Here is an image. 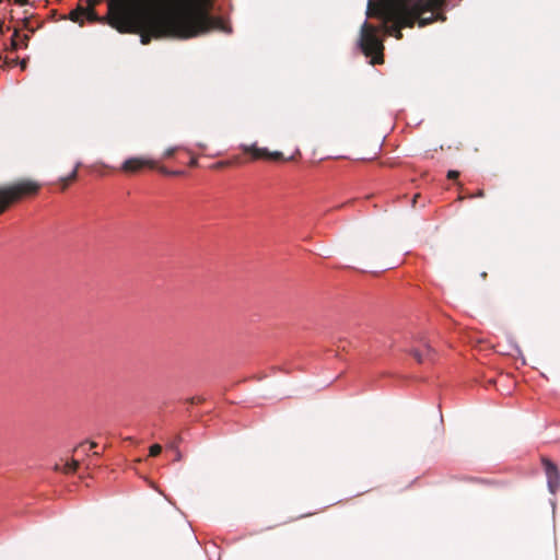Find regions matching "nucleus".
Segmentation results:
<instances>
[{"mask_svg":"<svg viewBox=\"0 0 560 560\" xmlns=\"http://www.w3.org/2000/svg\"><path fill=\"white\" fill-rule=\"evenodd\" d=\"M477 196H478V197H482V196H483V191H482V190H479V191L477 192Z\"/></svg>","mask_w":560,"mask_h":560,"instance_id":"29","label":"nucleus"},{"mask_svg":"<svg viewBox=\"0 0 560 560\" xmlns=\"http://www.w3.org/2000/svg\"><path fill=\"white\" fill-rule=\"evenodd\" d=\"M188 165H189L190 167H196V166L198 165V160H197L196 158H192V159L189 161Z\"/></svg>","mask_w":560,"mask_h":560,"instance_id":"22","label":"nucleus"},{"mask_svg":"<svg viewBox=\"0 0 560 560\" xmlns=\"http://www.w3.org/2000/svg\"><path fill=\"white\" fill-rule=\"evenodd\" d=\"M162 452V446L160 444H153L150 447V456L155 457Z\"/></svg>","mask_w":560,"mask_h":560,"instance_id":"14","label":"nucleus"},{"mask_svg":"<svg viewBox=\"0 0 560 560\" xmlns=\"http://www.w3.org/2000/svg\"><path fill=\"white\" fill-rule=\"evenodd\" d=\"M26 63H27V61H26L25 59H23V60H21V61H20V66H21V68H22L23 70L26 68Z\"/></svg>","mask_w":560,"mask_h":560,"instance_id":"25","label":"nucleus"},{"mask_svg":"<svg viewBox=\"0 0 560 560\" xmlns=\"http://www.w3.org/2000/svg\"><path fill=\"white\" fill-rule=\"evenodd\" d=\"M40 189V184L32 179H21L10 185L0 187V214L12 203L23 198L35 196Z\"/></svg>","mask_w":560,"mask_h":560,"instance_id":"3","label":"nucleus"},{"mask_svg":"<svg viewBox=\"0 0 560 560\" xmlns=\"http://www.w3.org/2000/svg\"><path fill=\"white\" fill-rule=\"evenodd\" d=\"M96 445L97 444L95 442H90V448H94V447H96Z\"/></svg>","mask_w":560,"mask_h":560,"instance_id":"27","label":"nucleus"},{"mask_svg":"<svg viewBox=\"0 0 560 560\" xmlns=\"http://www.w3.org/2000/svg\"><path fill=\"white\" fill-rule=\"evenodd\" d=\"M5 65L10 66V67H14L16 63H18V59H12V60H5L4 61Z\"/></svg>","mask_w":560,"mask_h":560,"instance_id":"21","label":"nucleus"},{"mask_svg":"<svg viewBox=\"0 0 560 560\" xmlns=\"http://www.w3.org/2000/svg\"><path fill=\"white\" fill-rule=\"evenodd\" d=\"M93 456H100V453L94 452V453H93Z\"/></svg>","mask_w":560,"mask_h":560,"instance_id":"31","label":"nucleus"},{"mask_svg":"<svg viewBox=\"0 0 560 560\" xmlns=\"http://www.w3.org/2000/svg\"><path fill=\"white\" fill-rule=\"evenodd\" d=\"M241 158L240 156H234L232 160H229V161H219L217 162L213 167L214 168H221V167H225V166H230V165H233L235 163H241Z\"/></svg>","mask_w":560,"mask_h":560,"instance_id":"10","label":"nucleus"},{"mask_svg":"<svg viewBox=\"0 0 560 560\" xmlns=\"http://www.w3.org/2000/svg\"><path fill=\"white\" fill-rule=\"evenodd\" d=\"M3 24H4L3 20L0 19V33H3Z\"/></svg>","mask_w":560,"mask_h":560,"instance_id":"26","label":"nucleus"},{"mask_svg":"<svg viewBox=\"0 0 560 560\" xmlns=\"http://www.w3.org/2000/svg\"><path fill=\"white\" fill-rule=\"evenodd\" d=\"M159 172H161L162 174H165V175H180L183 174V172L180 171H173L172 170H167L165 167H159Z\"/></svg>","mask_w":560,"mask_h":560,"instance_id":"15","label":"nucleus"},{"mask_svg":"<svg viewBox=\"0 0 560 560\" xmlns=\"http://www.w3.org/2000/svg\"><path fill=\"white\" fill-rule=\"evenodd\" d=\"M18 37H19V31L14 30V33H13L12 38H11V49L12 50H16L18 47H19Z\"/></svg>","mask_w":560,"mask_h":560,"instance_id":"13","label":"nucleus"},{"mask_svg":"<svg viewBox=\"0 0 560 560\" xmlns=\"http://www.w3.org/2000/svg\"><path fill=\"white\" fill-rule=\"evenodd\" d=\"M420 197V192H417L413 195L412 199H411V206L412 208H416V203H417V199Z\"/></svg>","mask_w":560,"mask_h":560,"instance_id":"20","label":"nucleus"},{"mask_svg":"<svg viewBox=\"0 0 560 560\" xmlns=\"http://www.w3.org/2000/svg\"><path fill=\"white\" fill-rule=\"evenodd\" d=\"M188 401L190 404H200V402L203 401V398L202 397H191V398L188 399Z\"/></svg>","mask_w":560,"mask_h":560,"instance_id":"18","label":"nucleus"},{"mask_svg":"<svg viewBox=\"0 0 560 560\" xmlns=\"http://www.w3.org/2000/svg\"><path fill=\"white\" fill-rule=\"evenodd\" d=\"M84 14V9L78 8L77 10L71 12V20L77 22L79 21L80 16Z\"/></svg>","mask_w":560,"mask_h":560,"instance_id":"12","label":"nucleus"},{"mask_svg":"<svg viewBox=\"0 0 560 560\" xmlns=\"http://www.w3.org/2000/svg\"><path fill=\"white\" fill-rule=\"evenodd\" d=\"M109 23L120 33H132L138 24V14L126 10V0H115L108 4Z\"/></svg>","mask_w":560,"mask_h":560,"instance_id":"4","label":"nucleus"},{"mask_svg":"<svg viewBox=\"0 0 560 560\" xmlns=\"http://www.w3.org/2000/svg\"><path fill=\"white\" fill-rule=\"evenodd\" d=\"M82 446H83V444L78 445V446L74 448V452H78Z\"/></svg>","mask_w":560,"mask_h":560,"instance_id":"28","label":"nucleus"},{"mask_svg":"<svg viewBox=\"0 0 560 560\" xmlns=\"http://www.w3.org/2000/svg\"><path fill=\"white\" fill-rule=\"evenodd\" d=\"M28 38H30V37H28L27 35H24V36H23V40H24V42H27V40H28Z\"/></svg>","mask_w":560,"mask_h":560,"instance_id":"30","label":"nucleus"},{"mask_svg":"<svg viewBox=\"0 0 560 560\" xmlns=\"http://www.w3.org/2000/svg\"><path fill=\"white\" fill-rule=\"evenodd\" d=\"M366 16L382 21L375 26L365 21L360 28L358 45L362 54L371 58V65L384 62L383 35L402 37L401 30L420 25V0H369Z\"/></svg>","mask_w":560,"mask_h":560,"instance_id":"2","label":"nucleus"},{"mask_svg":"<svg viewBox=\"0 0 560 560\" xmlns=\"http://www.w3.org/2000/svg\"><path fill=\"white\" fill-rule=\"evenodd\" d=\"M78 176V167H75L67 177L61 178L62 182V190H65L70 182L77 179Z\"/></svg>","mask_w":560,"mask_h":560,"instance_id":"11","label":"nucleus"},{"mask_svg":"<svg viewBox=\"0 0 560 560\" xmlns=\"http://www.w3.org/2000/svg\"><path fill=\"white\" fill-rule=\"evenodd\" d=\"M180 440H182V439H180V436H176L175 441H174V442H172V443L168 445V447H170V448H172V450H174V451H177V450H178V444H179Z\"/></svg>","mask_w":560,"mask_h":560,"instance_id":"16","label":"nucleus"},{"mask_svg":"<svg viewBox=\"0 0 560 560\" xmlns=\"http://www.w3.org/2000/svg\"><path fill=\"white\" fill-rule=\"evenodd\" d=\"M0 2H2V0H0ZM14 2L19 5H24L27 3V0H14Z\"/></svg>","mask_w":560,"mask_h":560,"instance_id":"23","label":"nucleus"},{"mask_svg":"<svg viewBox=\"0 0 560 560\" xmlns=\"http://www.w3.org/2000/svg\"><path fill=\"white\" fill-rule=\"evenodd\" d=\"M542 466L547 476L548 488L551 493H556L560 488V471L556 464L547 457L541 458Z\"/></svg>","mask_w":560,"mask_h":560,"instance_id":"7","label":"nucleus"},{"mask_svg":"<svg viewBox=\"0 0 560 560\" xmlns=\"http://www.w3.org/2000/svg\"><path fill=\"white\" fill-rule=\"evenodd\" d=\"M458 176H459V173H458L457 171H450V172L447 173V177H448L450 179H455V178H457Z\"/></svg>","mask_w":560,"mask_h":560,"instance_id":"19","label":"nucleus"},{"mask_svg":"<svg viewBox=\"0 0 560 560\" xmlns=\"http://www.w3.org/2000/svg\"><path fill=\"white\" fill-rule=\"evenodd\" d=\"M446 0H422V27L433 22H445Z\"/></svg>","mask_w":560,"mask_h":560,"instance_id":"5","label":"nucleus"},{"mask_svg":"<svg viewBox=\"0 0 560 560\" xmlns=\"http://www.w3.org/2000/svg\"><path fill=\"white\" fill-rule=\"evenodd\" d=\"M150 7L138 14L132 33L140 35L141 44L162 38L188 39L211 31L231 33L221 18L212 16L200 0H135Z\"/></svg>","mask_w":560,"mask_h":560,"instance_id":"1","label":"nucleus"},{"mask_svg":"<svg viewBox=\"0 0 560 560\" xmlns=\"http://www.w3.org/2000/svg\"><path fill=\"white\" fill-rule=\"evenodd\" d=\"M143 167L154 168L155 162L143 158H130L124 162L121 171L133 174L141 171Z\"/></svg>","mask_w":560,"mask_h":560,"instance_id":"8","label":"nucleus"},{"mask_svg":"<svg viewBox=\"0 0 560 560\" xmlns=\"http://www.w3.org/2000/svg\"><path fill=\"white\" fill-rule=\"evenodd\" d=\"M177 151V148L174 147V148H168L165 152H164V156L165 158H171L175 154V152Z\"/></svg>","mask_w":560,"mask_h":560,"instance_id":"17","label":"nucleus"},{"mask_svg":"<svg viewBox=\"0 0 560 560\" xmlns=\"http://www.w3.org/2000/svg\"><path fill=\"white\" fill-rule=\"evenodd\" d=\"M180 458H182V454H180L179 450L175 451V459L180 460Z\"/></svg>","mask_w":560,"mask_h":560,"instance_id":"24","label":"nucleus"},{"mask_svg":"<svg viewBox=\"0 0 560 560\" xmlns=\"http://www.w3.org/2000/svg\"><path fill=\"white\" fill-rule=\"evenodd\" d=\"M78 468H79V462L75 459H72L63 465L61 471L65 474H70V472H75Z\"/></svg>","mask_w":560,"mask_h":560,"instance_id":"9","label":"nucleus"},{"mask_svg":"<svg viewBox=\"0 0 560 560\" xmlns=\"http://www.w3.org/2000/svg\"><path fill=\"white\" fill-rule=\"evenodd\" d=\"M242 151L250 155V160L281 161L283 154L279 151L270 152L267 148H259L257 144H242Z\"/></svg>","mask_w":560,"mask_h":560,"instance_id":"6","label":"nucleus"}]
</instances>
